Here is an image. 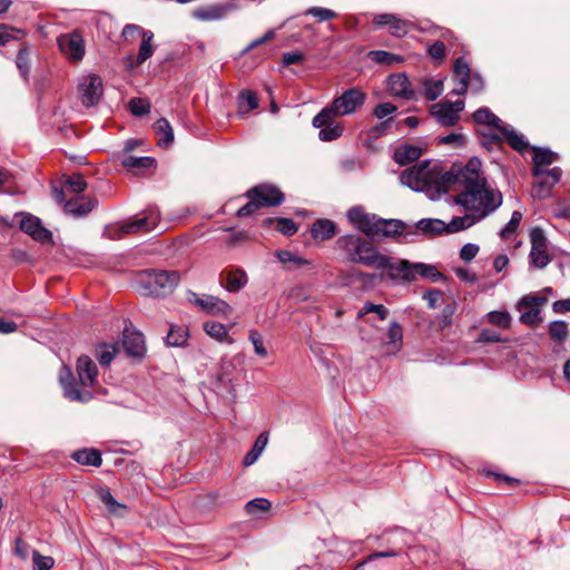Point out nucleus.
I'll return each mask as SVG.
<instances>
[{"label": "nucleus", "instance_id": "51", "mask_svg": "<svg viewBox=\"0 0 570 570\" xmlns=\"http://www.w3.org/2000/svg\"><path fill=\"white\" fill-rule=\"evenodd\" d=\"M118 350L119 348L116 344L102 345L97 352V357L99 360V363L101 365L108 366L111 363V361L114 360V357L116 356Z\"/></svg>", "mask_w": 570, "mask_h": 570}, {"label": "nucleus", "instance_id": "36", "mask_svg": "<svg viewBox=\"0 0 570 570\" xmlns=\"http://www.w3.org/2000/svg\"><path fill=\"white\" fill-rule=\"evenodd\" d=\"M335 224L328 219H318L312 226V235L315 239L326 240L334 236Z\"/></svg>", "mask_w": 570, "mask_h": 570}, {"label": "nucleus", "instance_id": "17", "mask_svg": "<svg viewBox=\"0 0 570 570\" xmlns=\"http://www.w3.org/2000/svg\"><path fill=\"white\" fill-rule=\"evenodd\" d=\"M61 51L73 60H81L85 55L82 37L77 32L63 35L58 40Z\"/></svg>", "mask_w": 570, "mask_h": 570}, {"label": "nucleus", "instance_id": "44", "mask_svg": "<svg viewBox=\"0 0 570 570\" xmlns=\"http://www.w3.org/2000/svg\"><path fill=\"white\" fill-rule=\"evenodd\" d=\"M521 219L522 213L519 210H514L511 215L510 220L500 230V237L503 239L511 238L515 234V230L519 227Z\"/></svg>", "mask_w": 570, "mask_h": 570}, {"label": "nucleus", "instance_id": "60", "mask_svg": "<svg viewBox=\"0 0 570 570\" xmlns=\"http://www.w3.org/2000/svg\"><path fill=\"white\" fill-rule=\"evenodd\" d=\"M468 87L472 92H480L484 88V80L480 72L474 71L472 72L469 68V76H468Z\"/></svg>", "mask_w": 570, "mask_h": 570}, {"label": "nucleus", "instance_id": "13", "mask_svg": "<svg viewBox=\"0 0 570 570\" xmlns=\"http://www.w3.org/2000/svg\"><path fill=\"white\" fill-rule=\"evenodd\" d=\"M20 229L31 236L35 240L51 242L52 233L46 228L40 218L31 214H21Z\"/></svg>", "mask_w": 570, "mask_h": 570}, {"label": "nucleus", "instance_id": "58", "mask_svg": "<svg viewBox=\"0 0 570 570\" xmlns=\"http://www.w3.org/2000/svg\"><path fill=\"white\" fill-rule=\"evenodd\" d=\"M397 110L396 106L391 102H382L379 104L374 110L373 115L381 120H385L391 117Z\"/></svg>", "mask_w": 570, "mask_h": 570}, {"label": "nucleus", "instance_id": "59", "mask_svg": "<svg viewBox=\"0 0 570 570\" xmlns=\"http://www.w3.org/2000/svg\"><path fill=\"white\" fill-rule=\"evenodd\" d=\"M66 184L75 194H80L87 188V183L80 174H75L68 177Z\"/></svg>", "mask_w": 570, "mask_h": 570}, {"label": "nucleus", "instance_id": "43", "mask_svg": "<svg viewBox=\"0 0 570 570\" xmlns=\"http://www.w3.org/2000/svg\"><path fill=\"white\" fill-rule=\"evenodd\" d=\"M248 341L254 347V352L257 356L264 358L268 355L267 348L264 345L263 335L255 328L248 332Z\"/></svg>", "mask_w": 570, "mask_h": 570}, {"label": "nucleus", "instance_id": "30", "mask_svg": "<svg viewBox=\"0 0 570 570\" xmlns=\"http://www.w3.org/2000/svg\"><path fill=\"white\" fill-rule=\"evenodd\" d=\"M562 170L559 167L543 169V175L537 178L540 196L544 197L549 193V188L560 180Z\"/></svg>", "mask_w": 570, "mask_h": 570}, {"label": "nucleus", "instance_id": "50", "mask_svg": "<svg viewBox=\"0 0 570 570\" xmlns=\"http://www.w3.org/2000/svg\"><path fill=\"white\" fill-rule=\"evenodd\" d=\"M370 56L375 62L380 65H393L402 61V58L400 56L384 50L371 51Z\"/></svg>", "mask_w": 570, "mask_h": 570}, {"label": "nucleus", "instance_id": "54", "mask_svg": "<svg viewBox=\"0 0 570 570\" xmlns=\"http://www.w3.org/2000/svg\"><path fill=\"white\" fill-rule=\"evenodd\" d=\"M342 132L343 128L341 126L330 122L327 126L320 130L318 137L322 141H332L338 138Z\"/></svg>", "mask_w": 570, "mask_h": 570}, {"label": "nucleus", "instance_id": "23", "mask_svg": "<svg viewBox=\"0 0 570 570\" xmlns=\"http://www.w3.org/2000/svg\"><path fill=\"white\" fill-rule=\"evenodd\" d=\"M97 200L95 198H82V199H70L65 203V212L72 217H83L88 215L96 206Z\"/></svg>", "mask_w": 570, "mask_h": 570}, {"label": "nucleus", "instance_id": "48", "mask_svg": "<svg viewBox=\"0 0 570 570\" xmlns=\"http://www.w3.org/2000/svg\"><path fill=\"white\" fill-rule=\"evenodd\" d=\"M271 502L265 498H255L248 501L245 505V511L249 515H255L258 512H264L271 509Z\"/></svg>", "mask_w": 570, "mask_h": 570}, {"label": "nucleus", "instance_id": "21", "mask_svg": "<svg viewBox=\"0 0 570 570\" xmlns=\"http://www.w3.org/2000/svg\"><path fill=\"white\" fill-rule=\"evenodd\" d=\"M491 139H505L508 144L518 151H522L523 149L528 148V142L524 140V137L517 132L510 125L503 124L498 134L491 136Z\"/></svg>", "mask_w": 570, "mask_h": 570}, {"label": "nucleus", "instance_id": "29", "mask_svg": "<svg viewBox=\"0 0 570 570\" xmlns=\"http://www.w3.org/2000/svg\"><path fill=\"white\" fill-rule=\"evenodd\" d=\"M155 132L158 135V146L168 148L174 141V129L166 118H160L154 124Z\"/></svg>", "mask_w": 570, "mask_h": 570}, {"label": "nucleus", "instance_id": "55", "mask_svg": "<svg viewBox=\"0 0 570 570\" xmlns=\"http://www.w3.org/2000/svg\"><path fill=\"white\" fill-rule=\"evenodd\" d=\"M368 313H375L382 321L389 316V309L384 305L366 302L358 312V316H363Z\"/></svg>", "mask_w": 570, "mask_h": 570}, {"label": "nucleus", "instance_id": "56", "mask_svg": "<svg viewBox=\"0 0 570 570\" xmlns=\"http://www.w3.org/2000/svg\"><path fill=\"white\" fill-rule=\"evenodd\" d=\"M53 559L48 556H41L38 551H32L33 570H50L53 567Z\"/></svg>", "mask_w": 570, "mask_h": 570}, {"label": "nucleus", "instance_id": "10", "mask_svg": "<svg viewBox=\"0 0 570 570\" xmlns=\"http://www.w3.org/2000/svg\"><path fill=\"white\" fill-rule=\"evenodd\" d=\"M385 265L383 269H387V276L392 281L414 282V263L407 259H393L385 256Z\"/></svg>", "mask_w": 570, "mask_h": 570}, {"label": "nucleus", "instance_id": "57", "mask_svg": "<svg viewBox=\"0 0 570 570\" xmlns=\"http://www.w3.org/2000/svg\"><path fill=\"white\" fill-rule=\"evenodd\" d=\"M335 117L330 105L323 108L312 120L315 128H324L330 124V120Z\"/></svg>", "mask_w": 570, "mask_h": 570}, {"label": "nucleus", "instance_id": "64", "mask_svg": "<svg viewBox=\"0 0 570 570\" xmlns=\"http://www.w3.org/2000/svg\"><path fill=\"white\" fill-rule=\"evenodd\" d=\"M240 102L246 104L248 109L253 110L258 107V98L252 90H243L239 94Z\"/></svg>", "mask_w": 570, "mask_h": 570}, {"label": "nucleus", "instance_id": "2", "mask_svg": "<svg viewBox=\"0 0 570 570\" xmlns=\"http://www.w3.org/2000/svg\"><path fill=\"white\" fill-rule=\"evenodd\" d=\"M450 169L443 171L440 164L422 161L401 174V183L414 191L424 193L431 200H438L450 191Z\"/></svg>", "mask_w": 570, "mask_h": 570}, {"label": "nucleus", "instance_id": "18", "mask_svg": "<svg viewBox=\"0 0 570 570\" xmlns=\"http://www.w3.org/2000/svg\"><path fill=\"white\" fill-rule=\"evenodd\" d=\"M389 90L399 98L411 100L414 98V90L409 78L404 73L391 75L387 79Z\"/></svg>", "mask_w": 570, "mask_h": 570}, {"label": "nucleus", "instance_id": "38", "mask_svg": "<svg viewBox=\"0 0 570 570\" xmlns=\"http://www.w3.org/2000/svg\"><path fill=\"white\" fill-rule=\"evenodd\" d=\"M154 33L153 31L142 32L141 43L139 46L137 61L138 63H144L147 61L155 51V46L153 45Z\"/></svg>", "mask_w": 570, "mask_h": 570}, {"label": "nucleus", "instance_id": "28", "mask_svg": "<svg viewBox=\"0 0 570 570\" xmlns=\"http://www.w3.org/2000/svg\"><path fill=\"white\" fill-rule=\"evenodd\" d=\"M419 276L432 283H440L445 279L435 265L426 263H414V282Z\"/></svg>", "mask_w": 570, "mask_h": 570}, {"label": "nucleus", "instance_id": "24", "mask_svg": "<svg viewBox=\"0 0 570 570\" xmlns=\"http://www.w3.org/2000/svg\"><path fill=\"white\" fill-rule=\"evenodd\" d=\"M430 112L440 125L445 127L456 125L460 119V116L455 115V111H452L446 102L434 104Z\"/></svg>", "mask_w": 570, "mask_h": 570}, {"label": "nucleus", "instance_id": "62", "mask_svg": "<svg viewBox=\"0 0 570 570\" xmlns=\"http://www.w3.org/2000/svg\"><path fill=\"white\" fill-rule=\"evenodd\" d=\"M32 551H36L35 549H31V547L24 542L21 539L16 540V547H14V553L17 557H19L21 560H27L29 556H32Z\"/></svg>", "mask_w": 570, "mask_h": 570}, {"label": "nucleus", "instance_id": "52", "mask_svg": "<svg viewBox=\"0 0 570 570\" xmlns=\"http://www.w3.org/2000/svg\"><path fill=\"white\" fill-rule=\"evenodd\" d=\"M305 16H312L316 18L320 22L328 21L336 18V12L321 7H312L305 11Z\"/></svg>", "mask_w": 570, "mask_h": 570}, {"label": "nucleus", "instance_id": "26", "mask_svg": "<svg viewBox=\"0 0 570 570\" xmlns=\"http://www.w3.org/2000/svg\"><path fill=\"white\" fill-rule=\"evenodd\" d=\"M422 151L423 149L419 146L402 144L395 149L393 159L400 166H405L417 160L421 157Z\"/></svg>", "mask_w": 570, "mask_h": 570}, {"label": "nucleus", "instance_id": "31", "mask_svg": "<svg viewBox=\"0 0 570 570\" xmlns=\"http://www.w3.org/2000/svg\"><path fill=\"white\" fill-rule=\"evenodd\" d=\"M204 331L212 338L216 340L219 343H228L233 344L234 340L229 336L227 327L218 322H205L203 325Z\"/></svg>", "mask_w": 570, "mask_h": 570}, {"label": "nucleus", "instance_id": "20", "mask_svg": "<svg viewBox=\"0 0 570 570\" xmlns=\"http://www.w3.org/2000/svg\"><path fill=\"white\" fill-rule=\"evenodd\" d=\"M229 10L228 4L203 6L193 11V17L200 21H217L226 17Z\"/></svg>", "mask_w": 570, "mask_h": 570}, {"label": "nucleus", "instance_id": "22", "mask_svg": "<svg viewBox=\"0 0 570 570\" xmlns=\"http://www.w3.org/2000/svg\"><path fill=\"white\" fill-rule=\"evenodd\" d=\"M453 75L455 78V86L452 94L462 96L469 90L468 76H469V63L463 58H458L454 61Z\"/></svg>", "mask_w": 570, "mask_h": 570}, {"label": "nucleus", "instance_id": "7", "mask_svg": "<svg viewBox=\"0 0 570 570\" xmlns=\"http://www.w3.org/2000/svg\"><path fill=\"white\" fill-rule=\"evenodd\" d=\"M531 249L529 254V263L531 267L543 269L547 267L551 257L548 253V240L544 232L540 227H533L530 230Z\"/></svg>", "mask_w": 570, "mask_h": 570}, {"label": "nucleus", "instance_id": "40", "mask_svg": "<svg viewBox=\"0 0 570 570\" xmlns=\"http://www.w3.org/2000/svg\"><path fill=\"white\" fill-rule=\"evenodd\" d=\"M444 86L442 80L426 79L423 82L422 95L429 101L436 100L443 92Z\"/></svg>", "mask_w": 570, "mask_h": 570}, {"label": "nucleus", "instance_id": "47", "mask_svg": "<svg viewBox=\"0 0 570 570\" xmlns=\"http://www.w3.org/2000/svg\"><path fill=\"white\" fill-rule=\"evenodd\" d=\"M30 51L28 48H22L18 51L16 57V66L19 69L20 75L27 79L30 72Z\"/></svg>", "mask_w": 570, "mask_h": 570}, {"label": "nucleus", "instance_id": "32", "mask_svg": "<svg viewBox=\"0 0 570 570\" xmlns=\"http://www.w3.org/2000/svg\"><path fill=\"white\" fill-rule=\"evenodd\" d=\"M473 120L478 125L489 126L497 131L503 126V121L494 115L488 107H481L473 114Z\"/></svg>", "mask_w": 570, "mask_h": 570}, {"label": "nucleus", "instance_id": "5", "mask_svg": "<svg viewBox=\"0 0 570 570\" xmlns=\"http://www.w3.org/2000/svg\"><path fill=\"white\" fill-rule=\"evenodd\" d=\"M180 281L176 271H142L137 278V284L142 294L150 296H165L174 291Z\"/></svg>", "mask_w": 570, "mask_h": 570}, {"label": "nucleus", "instance_id": "41", "mask_svg": "<svg viewBox=\"0 0 570 570\" xmlns=\"http://www.w3.org/2000/svg\"><path fill=\"white\" fill-rule=\"evenodd\" d=\"M549 334L551 340L557 342L558 344H562L566 342L569 330L568 324L564 321H553L549 325Z\"/></svg>", "mask_w": 570, "mask_h": 570}, {"label": "nucleus", "instance_id": "53", "mask_svg": "<svg viewBox=\"0 0 570 570\" xmlns=\"http://www.w3.org/2000/svg\"><path fill=\"white\" fill-rule=\"evenodd\" d=\"M276 256L279 259V262H282L283 264L294 263L299 267L311 265V263L307 259H305L301 256H297L289 250H278L276 253Z\"/></svg>", "mask_w": 570, "mask_h": 570}, {"label": "nucleus", "instance_id": "49", "mask_svg": "<svg viewBox=\"0 0 570 570\" xmlns=\"http://www.w3.org/2000/svg\"><path fill=\"white\" fill-rule=\"evenodd\" d=\"M128 107L130 112L137 117H142L150 111V102L144 98L130 99Z\"/></svg>", "mask_w": 570, "mask_h": 570}, {"label": "nucleus", "instance_id": "34", "mask_svg": "<svg viewBox=\"0 0 570 570\" xmlns=\"http://www.w3.org/2000/svg\"><path fill=\"white\" fill-rule=\"evenodd\" d=\"M71 458L79 464L98 468L102 463L101 454L95 449H82L72 453Z\"/></svg>", "mask_w": 570, "mask_h": 570}, {"label": "nucleus", "instance_id": "14", "mask_svg": "<svg viewBox=\"0 0 570 570\" xmlns=\"http://www.w3.org/2000/svg\"><path fill=\"white\" fill-rule=\"evenodd\" d=\"M122 347L127 355L141 358L146 354V344L142 333L132 327H125L122 333Z\"/></svg>", "mask_w": 570, "mask_h": 570}, {"label": "nucleus", "instance_id": "1", "mask_svg": "<svg viewBox=\"0 0 570 570\" xmlns=\"http://www.w3.org/2000/svg\"><path fill=\"white\" fill-rule=\"evenodd\" d=\"M479 158L472 157L465 165L454 164L450 168V190L456 193L454 204L465 214L451 219L452 229H468L499 209L503 203L502 193L488 184Z\"/></svg>", "mask_w": 570, "mask_h": 570}, {"label": "nucleus", "instance_id": "4", "mask_svg": "<svg viewBox=\"0 0 570 570\" xmlns=\"http://www.w3.org/2000/svg\"><path fill=\"white\" fill-rule=\"evenodd\" d=\"M336 248L354 264L383 269L386 263L385 255H382L370 240L356 234L341 236L336 240Z\"/></svg>", "mask_w": 570, "mask_h": 570}, {"label": "nucleus", "instance_id": "39", "mask_svg": "<svg viewBox=\"0 0 570 570\" xmlns=\"http://www.w3.org/2000/svg\"><path fill=\"white\" fill-rule=\"evenodd\" d=\"M267 441L268 438L265 433L258 435L249 452L244 456V465L249 466L258 460L267 444Z\"/></svg>", "mask_w": 570, "mask_h": 570}, {"label": "nucleus", "instance_id": "63", "mask_svg": "<svg viewBox=\"0 0 570 570\" xmlns=\"http://www.w3.org/2000/svg\"><path fill=\"white\" fill-rule=\"evenodd\" d=\"M479 246L473 243H468L462 246L460 250V258L464 262L472 261L479 253Z\"/></svg>", "mask_w": 570, "mask_h": 570}, {"label": "nucleus", "instance_id": "61", "mask_svg": "<svg viewBox=\"0 0 570 570\" xmlns=\"http://www.w3.org/2000/svg\"><path fill=\"white\" fill-rule=\"evenodd\" d=\"M277 229L286 236H292L297 232V227L291 218H278Z\"/></svg>", "mask_w": 570, "mask_h": 570}, {"label": "nucleus", "instance_id": "9", "mask_svg": "<svg viewBox=\"0 0 570 570\" xmlns=\"http://www.w3.org/2000/svg\"><path fill=\"white\" fill-rule=\"evenodd\" d=\"M190 302L195 303L199 308L206 313L215 316H227L232 313V306L224 299L214 295L198 296L191 293Z\"/></svg>", "mask_w": 570, "mask_h": 570}, {"label": "nucleus", "instance_id": "42", "mask_svg": "<svg viewBox=\"0 0 570 570\" xmlns=\"http://www.w3.org/2000/svg\"><path fill=\"white\" fill-rule=\"evenodd\" d=\"M24 35V31L21 29L0 23V46H4L10 40L21 39Z\"/></svg>", "mask_w": 570, "mask_h": 570}, {"label": "nucleus", "instance_id": "15", "mask_svg": "<svg viewBox=\"0 0 570 570\" xmlns=\"http://www.w3.org/2000/svg\"><path fill=\"white\" fill-rule=\"evenodd\" d=\"M247 196H254L262 207L277 206L284 202V194L272 185H259L247 191Z\"/></svg>", "mask_w": 570, "mask_h": 570}, {"label": "nucleus", "instance_id": "11", "mask_svg": "<svg viewBox=\"0 0 570 570\" xmlns=\"http://www.w3.org/2000/svg\"><path fill=\"white\" fill-rule=\"evenodd\" d=\"M81 101L85 106L91 107L98 104L102 95V81L96 75H88L79 83Z\"/></svg>", "mask_w": 570, "mask_h": 570}, {"label": "nucleus", "instance_id": "8", "mask_svg": "<svg viewBox=\"0 0 570 570\" xmlns=\"http://www.w3.org/2000/svg\"><path fill=\"white\" fill-rule=\"evenodd\" d=\"M374 232L371 238L385 236V237H393V236H403L404 242H413L414 237L416 236V232L410 230L405 232V224L402 220L399 219H382L376 218L375 219V226Z\"/></svg>", "mask_w": 570, "mask_h": 570}, {"label": "nucleus", "instance_id": "16", "mask_svg": "<svg viewBox=\"0 0 570 570\" xmlns=\"http://www.w3.org/2000/svg\"><path fill=\"white\" fill-rule=\"evenodd\" d=\"M376 218L377 217L375 215L365 213L360 206H354L347 212V219L350 223L368 237H371L375 230L374 226Z\"/></svg>", "mask_w": 570, "mask_h": 570}, {"label": "nucleus", "instance_id": "27", "mask_svg": "<svg viewBox=\"0 0 570 570\" xmlns=\"http://www.w3.org/2000/svg\"><path fill=\"white\" fill-rule=\"evenodd\" d=\"M158 222V216L150 214L148 216H142L139 218H135L121 226V232L124 234L137 233L140 230H151L156 227Z\"/></svg>", "mask_w": 570, "mask_h": 570}, {"label": "nucleus", "instance_id": "33", "mask_svg": "<svg viewBox=\"0 0 570 570\" xmlns=\"http://www.w3.org/2000/svg\"><path fill=\"white\" fill-rule=\"evenodd\" d=\"M248 282L247 274L242 268L230 269L226 273V289L230 293L240 291Z\"/></svg>", "mask_w": 570, "mask_h": 570}, {"label": "nucleus", "instance_id": "19", "mask_svg": "<svg viewBox=\"0 0 570 570\" xmlns=\"http://www.w3.org/2000/svg\"><path fill=\"white\" fill-rule=\"evenodd\" d=\"M421 232L424 235H438L442 233H458L462 229H452L451 222L445 224L438 218H423L416 223V233Z\"/></svg>", "mask_w": 570, "mask_h": 570}, {"label": "nucleus", "instance_id": "37", "mask_svg": "<svg viewBox=\"0 0 570 570\" xmlns=\"http://www.w3.org/2000/svg\"><path fill=\"white\" fill-rule=\"evenodd\" d=\"M121 165L135 173H139L141 169H148L155 165V159L153 157L142 156H125L121 160Z\"/></svg>", "mask_w": 570, "mask_h": 570}, {"label": "nucleus", "instance_id": "35", "mask_svg": "<svg viewBox=\"0 0 570 570\" xmlns=\"http://www.w3.org/2000/svg\"><path fill=\"white\" fill-rule=\"evenodd\" d=\"M189 333L186 326L171 324L166 336V344L173 347H180L187 343Z\"/></svg>", "mask_w": 570, "mask_h": 570}, {"label": "nucleus", "instance_id": "6", "mask_svg": "<svg viewBox=\"0 0 570 570\" xmlns=\"http://www.w3.org/2000/svg\"><path fill=\"white\" fill-rule=\"evenodd\" d=\"M366 94L357 87L350 88L338 97H336L330 105L334 116L342 117L354 114L360 107L364 105Z\"/></svg>", "mask_w": 570, "mask_h": 570}, {"label": "nucleus", "instance_id": "45", "mask_svg": "<svg viewBox=\"0 0 570 570\" xmlns=\"http://www.w3.org/2000/svg\"><path fill=\"white\" fill-rule=\"evenodd\" d=\"M488 321L498 327L509 328L511 326V316L504 311H492L488 313Z\"/></svg>", "mask_w": 570, "mask_h": 570}, {"label": "nucleus", "instance_id": "12", "mask_svg": "<svg viewBox=\"0 0 570 570\" xmlns=\"http://www.w3.org/2000/svg\"><path fill=\"white\" fill-rule=\"evenodd\" d=\"M373 22L379 27H387L389 33L397 38L406 36L413 27L411 21L402 19L393 13L376 14Z\"/></svg>", "mask_w": 570, "mask_h": 570}, {"label": "nucleus", "instance_id": "46", "mask_svg": "<svg viewBox=\"0 0 570 570\" xmlns=\"http://www.w3.org/2000/svg\"><path fill=\"white\" fill-rule=\"evenodd\" d=\"M455 312V307L452 304L445 305L439 315L435 317L434 326L439 330H443L452 323V317Z\"/></svg>", "mask_w": 570, "mask_h": 570}, {"label": "nucleus", "instance_id": "25", "mask_svg": "<svg viewBox=\"0 0 570 570\" xmlns=\"http://www.w3.org/2000/svg\"><path fill=\"white\" fill-rule=\"evenodd\" d=\"M533 150V176L539 178L543 175L544 167L551 165L557 159V154L548 148L537 147Z\"/></svg>", "mask_w": 570, "mask_h": 570}, {"label": "nucleus", "instance_id": "3", "mask_svg": "<svg viewBox=\"0 0 570 570\" xmlns=\"http://www.w3.org/2000/svg\"><path fill=\"white\" fill-rule=\"evenodd\" d=\"M77 375L83 390H79L71 371L63 366L59 381L63 387L65 396L70 401L86 403L92 399V393L86 387L94 386L97 380L98 370L95 362L87 355H81L77 361Z\"/></svg>", "mask_w": 570, "mask_h": 570}]
</instances>
